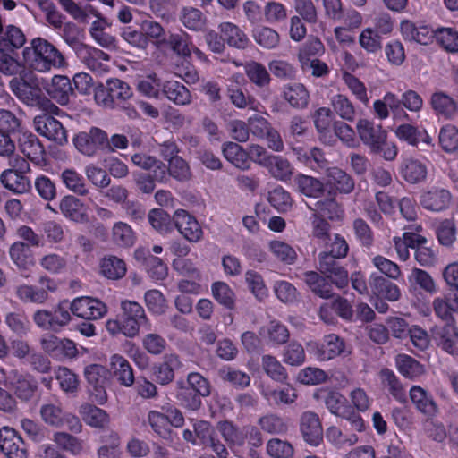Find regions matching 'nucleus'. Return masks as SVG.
Returning a JSON list of instances; mask_svg holds the SVG:
<instances>
[{
    "instance_id": "nucleus-1",
    "label": "nucleus",
    "mask_w": 458,
    "mask_h": 458,
    "mask_svg": "<svg viewBox=\"0 0 458 458\" xmlns=\"http://www.w3.org/2000/svg\"><path fill=\"white\" fill-rule=\"evenodd\" d=\"M23 57L29 68L38 72H47L67 64L64 55L52 43L40 37L33 38L30 47L24 48Z\"/></svg>"
},
{
    "instance_id": "nucleus-7",
    "label": "nucleus",
    "mask_w": 458,
    "mask_h": 458,
    "mask_svg": "<svg viewBox=\"0 0 458 458\" xmlns=\"http://www.w3.org/2000/svg\"><path fill=\"white\" fill-rule=\"evenodd\" d=\"M74 145L81 154L93 157L99 150H106L107 133L98 127H92L87 132L79 133L74 139Z\"/></svg>"
},
{
    "instance_id": "nucleus-40",
    "label": "nucleus",
    "mask_w": 458,
    "mask_h": 458,
    "mask_svg": "<svg viewBox=\"0 0 458 458\" xmlns=\"http://www.w3.org/2000/svg\"><path fill=\"white\" fill-rule=\"evenodd\" d=\"M219 30L225 41L233 47L244 49L248 47L250 39L246 33L232 22H223Z\"/></svg>"
},
{
    "instance_id": "nucleus-26",
    "label": "nucleus",
    "mask_w": 458,
    "mask_h": 458,
    "mask_svg": "<svg viewBox=\"0 0 458 458\" xmlns=\"http://www.w3.org/2000/svg\"><path fill=\"white\" fill-rule=\"evenodd\" d=\"M372 292L389 301H396L401 297V290L397 284L377 274H372L369 277Z\"/></svg>"
},
{
    "instance_id": "nucleus-54",
    "label": "nucleus",
    "mask_w": 458,
    "mask_h": 458,
    "mask_svg": "<svg viewBox=\"0 0 458 458\" xmlns=\"http://www.w3.org/2000/svg\"><path fill=\"white\" fill-rule=\"evenodd\" d=\"M53 440L60 448L74 456L81 455L84 451V441L69 433L56 432Z\"/></svg>"
},
{
    "instance_id": "nucleus-21",
    "label": "nucleus",
    "mask_w": 458,
    "mask_h": 458,
    "mask_svg": "<svg viewBox=\"0 0 458 458\" xmlns=\"http://www.w3.org/2000/svg\"><path fill=\"white\" fill-rule=\"evenodd\" d=\"M429 105L437 116L454 119L458 113V103L447 93L436 91L431 94Z\"/></svg>"
},
{
    "instance_id": "nucleus-39",
    "label": "nucleus",
    "mask_w": 458,
    "mask_h": 458,
    "mask_svg": "<svg viewBox=\"0 0 458 458\" xmlns=\"http://www.w3.org/2000/svg\"><path fill=\"white\" fill-rule=\"evenodd\" d=\"M14 293L18 300L23 303L44 304L49 299V294L45 290L39 287L29 284H21L14 287Z\"/></svg>"
},
{
    "instance_id": "nucleus-3",
    "label": "nucleus",
    "mask_w": 458,
    "mask_h": 458,
    "mask_svg": "<svg viewBox=\"0 0 458 458\" xmlns=\"http://www.w3.org/2000/svg\"><path fill=\"white\" fill-rule=\"evenodd\" d=\"M217 429L233 452H238L247 444L250 458H260L258 448L263 445V438L256 427L238 428L231 421L225 420L218 422Z\"/></svg>"
},
{
    "instance_id": "nucleus-13",
    "label": "nucleus",
    "mask_w": 458,
    "mask_h": 458,
    "mask_svg": "<svg viewBox=\"0 0 458 458\" xmlns=\"http://www.w3.org/2000/svg\"><path fill=\"white\" fill-rule=\"evenodd\" d=\"M344 348V341L336 335L330 334L324 338L323 344L310 342L308 350L318 360H329L340 355Z\"/></svg>"
},
{
    "instance_id": "nucleus-55",
    "label": "nucleus",
    "mask_w": 458,
    "mask_h": 458,
    "mask_svg": "<svg viewBox=\"0 0 458 458\" xmlns=\"http://www.w3.org/2000/svg\"><path fill=\"white\" fill-rule=\"evenodd\" d=\"M223 155L226 160L238 168L249 167L247 152L235 142H226L223 145Z\"/></svg>"
},
{
    "instance_id": "nucleus-5",
    "label": "nucleus",
    "mask_w": 458,
    "mask_h": 458,
    "mask_svg": "<svg viewBox=\"0 0 458 458\" xmlns=\"http://www.w3.org/2000/svg\"><path fill=\"white\" fill-rule=\"evenodd\" d=\"M12 93L24 105L36 106L43 94L39 78L34 73L23 71L9 81Z\"/></svg>"
},
{
    "instance_id": "nucleus-4",
    "label": "nucleus",
    "mask_w": 458,
    "mask_h": 458,
    "mask_svg": "<svg viewBox=\"0 0 458 458\" xmlns=\"http://www.w3.org/2000/svg\"><path fill=\"white\" fill-rule=\"evenodd\" d=\"M32 319L40 329L59 333L72 319L69 301H60L52 310L39 309L33 313Z\"/></svg>"
},
{
    "instance_id": "nucleus-6",
    "label": "nucleus",
    "mask_w": 458,
    "mask_h": 458,
    "mask_svg": "<svg viewBox=\"0 0 458 458\" xmlns=\"http://www.w3.org/2000/svg\"><path fill=\"white\" fill-rule=\"evenodd\" d=\"M6 383L16 397L22 401L31 400L38 388V381L32 375L17 369L8 373Z\"/></svg>"
},
{
    "instance_id": "nucleus-27",
    "label": "nucleus",
    "mask_w": 458,
    "mask_h": 458,
    "mask_svg": "<svg viewBox=\"0 0 458 458\" xmlns=\"http://www.w3.org/2000/svg\"><path fill=\"white\" fill-rule=\"evenodd\" d=\"M395 136L409 145L416 147L420 141L431 146L432 138L426 130H420L419 127L411 123H402L394 131Z\"/></svg>"
},
{
    "instance_id": "nucleus-32",
    "label": "nucleus",
    "mask_w": 458,
    "mask_h": 458,
    "mask_svg": "<svg viewBox=\"0 0 458 458\" xmlns=\"http://www.w3.org/2000/svg\"><path fill=\"white\" fill-rule=\"evenodd\" d=\"M305 284L310 291L322 299H330L334 296L332 284L322 275L316 271L303 273Z\"/></svg>"
},
{
    "instance_id": "nucleus-22",
    "label": "nucleus",
    "mask_w": 458,
    "mask_h": 458,
    "mask_svg": "<svg viewBox=\"0 0 458 458\" xmlns=\"http://www.w3.org/2000/svg\"><path fill=\"white\" fill-rule=\"evenodd\" d=\"M299 162L318 173H326L329 169V163L324 152L318 148L304 149L301 148H293Z\"/></svg>"
},
{
    "instance_id": "nucleus-23",
    "label": "nucleus",
    "mask_w": 458,
    "mask_h": 458,
    "mask_svg": "<svg viewBox=\"0 0 458 458\" xmlns=\"http://www.w3.org/2000/svg\"><path fill=\"white\" fill-rule=\"evenodd\" d=\"M382 388L401 403L407 401L406 390L399 377L389 369H382L378 374Z\"/></svg>"
},
{
    "instance_id": "nucleus-62",
    "label": "nucleus",
    "mask_w": 458,
    "mask_h": 458,
    "mask_svg": "<svg viewBox=\"0 0 458 458\" xmlns=\"http://www.w3.org/2000/svg\"><path fill=\"white\" fill-rule=\"evenodd\" d=\"M148 217L151 226L160 233H168L173 231L174 220L163 209L154 208L150 210Z\"/></svg>"
},
{
    "instance_id": "nucleus-34",
    "label": "nucleus",
    "mask_w": 458,
    "mask_h": 458,
    "mask_svg": "<svg viewBox=\"0 0 458 458\" xmlns=\"http://www.w3.org/2000/svg\"><path fill=\"white\" fill-rule=\"evenodd\" d=\"M182 367L179 356L175 353L165 354L163 361L155 371L156 378L161 385H167L174 378V371Z\"/></svg>"
},
{
    "instance_id": "nucleus-31",
    "label": "nucleus",
    "mask_w": 458,
    "mask_h": 458,
    "mask_svg": "<svg viewBox=\"0 0 458 458\" xmlns=\"http://www.w3.org/2000/svg\"><path fill=\"white\" fill-rule=\"evenodd\" d=\"M411 403L416 409L427 416H434L437 412V405L431 394L419 386H413L409 392Z\"/></svg>"
},
{
    "instance_id": "nucleus-36",
    "label": "nucleus",
    "mask_w": 458,
    "mask_h": 458,
    "mask_svg": "<svg viewBox=\"0 0 458 458\" xmlns=\"http://www.w3.org/2000/svg\"><path fill=\"white\" fill-rule=\"evenodd\" d=\"M163 94L177 106H186L191 103V91L181 82L165 81L162 84Z\"/></svg>"
},
{
    "instance_id": "nucleus-56",
    "label": "nucleus",
    "mask_w": 458,
    "mask_h": 458,
    "mask_svg": "<svg viewBox=\"0 0 458 458\" xmlns=\"http://www.w3.org/2000/svg\"><path fill=\"white\" fill-rule=\"evenodd\" d=\"M164 43L177 55L186 57L191 54L192 44L191 37L185 32L170 33Z\"/></svg>"
},
{
    "instance_id": "nucleus-41",
    "label": "nucleus",
    "mask_w": 458,
    "mask_h": 458,
    "mask_svg": "<svg viewBox=\"0 0 458 458\" xmlns=\"http://www.w3.org/2000/svg\"><path fill=\"white\" fill-rule=\"evenodd\" d=\"M309 208L313 211L312 215H318L320 217L333 221L341 219L344 214L342 206L335 197L319 199L314 204V208L309 207Z\"/></svg>"
},
{
    "instance_id": "nucleus-19",
    "label": "nucleus",
    "mask_w": 458,
    "mask_h": 458,
    "mask_svg": "<svg viewBox=\"0 0 458 458\" xmlns=\"http://www.w3.org/2000/svg\"><path fill=\"white\" fill-rule=\"evenodd\" d=\"M432 336L438 347L451 355L458 356V328L455 324L435 327Z\"/></svg>"
},
{
    "instance_id": "nucleus-48",
    "label": "nucleus",
    "mask_w": 458,
    "mask_h": 458,
    "mask_svg": "<svg viewBox=\"0 0 458 458\" xmlns=\"http://www.w3.org/2000/svg\"><path fill=\"white\" fill-rule=\"evenodd\" d=\"M179 20L185 28L193 31L202 30L207 22L204 13L198 8L183 7L179 14Z\"/></svg>"
},
{
    "instance_id": "nucleus-20",
    "label": "nucleus",
    "mask_w": 458,
    "mask_h": 458,
    "mask_svg": "<svg viewBox=\"0 0 458 458\" xmlns=\"http://www.w3.org/2000/svg\"><path fill=\"white\" fill-rule=\"evenodd\" d=\"M26 42L23 31L17 26H4V20L0 15V52H13Z\"/></svg>"
},
{
    "instance_id": "nucleus-12",
    "label": "nucleus",
    "mask_w": 458,
    "mask_h": 458,
    "mask_svg": "<svg viewBox=\"0 0 458 458\" xmlns=\"http://www.w3.org/2000/svg\"><path fill=\"white\" fill-rule=\"evenodd\" d=\"M107 84L113 109H124L131 118L137 117L138 114L135 108L126 106L127 101L131 98L133 94L129 84L116 78L107 80Z\"/></svg>"
},
{
    "instance_id": "nucleus-25",
    "label": "nucleus",
    "mask_w": 458,
    "mask_h": 458,
    "mask_svg": "<svg viewBox=\"0 0 458 458\" xmlns=\"http://www.w3.org/2000/svg\"><path fill=\"white\" fill-rule=\"evenodd\" d=\"M9 257L20 271H27L35 265L34 256L24 242H14L9 248Z\"/></svg>"
},
{
    "instance_id": "nucleus-60",
    "label": "nucleus",
    "mask_w": 458,
    "mask_h": 458,
    "mask_svg": "<svg viewBox=\"0 0 458 458\" xmlns=\"http://www.w3.org/2000/svg\"><path fill=\"white\" fill-rule=\"evenodd\" d=\"M178 391L176 394V397L180 403L191 411H197L200 408L202 402L201 394H199L196 391L191 389L187 386H184L183 382H177Z\"/></svg>"
},
{
    "instance_id": "nucleus-64",
    "label": "nucleus",
    "mask_w": 458,
    "mask_h": 458,
    "mask_svg": "<svg viewBox=\"0 0 458 458\" xmlns=\"http://www.w3.org/2000/svg\"><path fill=\"white\" fill-rule=\"evenodd\" d=\"M436 39L446 52H458V31L454 29L438 28L436 30Z\"/></svg>"
},
{
    "instance_id": "nucleus-63",
    "label": "nucleus",
    "mask_w": 458,
    "mask_h": 458,
    "mask_svg": "<svg viewBox=\"0 0 458 458\" xmlns=\"http://www.w3.org/2000/svg\"><path fill=\"white\" fill-rule=\"evenodd\" d=\"M269 250L281 262L286 265H293L296 262L298 255L295 250L288 243L281 241L269 242Z\"/></svg>"
},
{
    "instance_id": "nucleus-29",
    "label": "nucleus",
    "mask_w": 458,
    "mask_h": 458,
    "mask_svg": "<svg viewBox=\"0 0 458 458\" xmlns=\"http://www.w3.org/2000/svg\"><path fill=\"white\" fill-rule=\"evenodd\" d=\"M131 159L136 166L144 170H152L154 178L157 182L166 180V165L157 157L146 153H136L131 156Z\"/></svg>"
},
{
    "instance_id": "nucleus-28",
    "label": "nucleus",
    "mask_w": 458,
    "mask_h": 458,
    "mask_svg": "<svg viewBox=\"0 0 458 458\" xmlns=\"http://www.w3.org/2000/svg\"><path fill=\"white\" fill-rule=\"evenodd\" d=\"M59 208L61 213L70 220L77 223H83L88 220L84 204L73 195H66L62 198Z\"/></svg>"
},
{
    "instance_id": "nucleus-33",
    "label": "nucleus",
    "mask_w": 458,
    "mask_h": 458,
    "mask_svg": "<svg viewBox=\"0 0 458 458\" xmlns=\"http://www.w3.org/2000/svg\"><path fill=\"white\" fill-rule=\"evenodd\" d=\"M260 336L268 345L280 346L289 340L288 328L279 321L272 320L259 331Z\"/></svg>"
},
{
    "instance_id": "nucleus-15",
    "label": "nucleus",
    "mask_w": 458,
    "mask_h": 458,
    "mask_svg": "<svg viewBox=\"0 0 458 458\" xmlns=\"http://www.w3.org/2000/svg\"><path fill=\"white\" fill-rule=\"evenodd\" d=\"M452 201L451 192L444 188L432 187L421 193V207L431 212H442L447 209Z\"/></svg>"
},
{
    "instance_id": "nucleus-16",
    "label": "nucleus",
    "mask_w": 458,
    "mask_h": 458,
    "mask_svg": "<svg viewBox=\"0 0 458 458\" xmlns=\"http://www.w3.org/2000/svg\"><path fill=\"white\" fill-rule=\"evenodd\" d=\"M356 129L360 140L370 151L387 139V132L380 124H375L367 119H360L356 124Z\"/></svg>"
},
{
    "instance_id": "nucleus-17",
    "label": "nucleus",
    "mask_w": 458,
    "mask_h": 458,
    "mask_svg": "<svg viewBox=\"0 0 458 458\" xmlns=\"http://www.w3.org/2000/svg\"><path fill=\"white\" fill-rule=\"evenodd\" d=\"M300 430L305 442L318 446L323 439V428L318 414L305 411L300 419Z\"/></svg>"
},
{
    "instance_id": "nucleus-59",
    "label": "nucleus",
    "mask_w": 458,
    "mask_h": 458,
    "mask_svg": "<svg viewBox=\"0 0 458 458\" xmlns=\"http://www.w3.org/2000/svg\"><path fill=\"white\" fill-rule=\"evenodd\" d=\"M311 225V235L318 243L327 246L331 241V225L323 217L318 215H311L310 217Z\"/></svg>"
},
{
    "instance_id": "nucleus-57",
    "label": "nucleus",
    "mask_w": 458,
    "mask_h": 458,
    "mask_svg": "<svg viewBox=\"0 0 458 458\" xmlns=\"http://www.w3.org/2000/svg\"><path fill=\"white\" fill-rule=\"evenodd\" d=\"M266 167L271 175L280 181H287L293 175V166L291 163L279 156H273L269 158Z\"/></svg>"
},
{
    "instance_id": "nucleus-61",
    "label": "nucleus",
    "mask_w": 458,
    "mask_h": 458,
    "mask_svg": "<svg viewBox=\"0 0 458 458\" xmlns=\"http://www.w3.org/2000/svg\"><path fill=\"white\" fill-rule=\"evenodd\" d=\"M438 142L446 153L458 151V129L452 124L443 126L439 131Z\"/></svg>"
},
{
    "instance_id": "nucleus-42",
    "label": "nucleus",
    "mask_w": 458,
    "mask_h": 458,
    "mask_svg": "<svg viewBox=\"0 0 458 458\" xmlns=\"http://www.w3.org/2000/svg\"><path fill=\"white\" fill-rule=\"evenodd\" d=\"M424 241V236L414 232H405L402 236H395L393 239L394 246L401 261H407L410 258L409 249L414 250L415 243L418 245Z\"/></svg>"
},
{
    "instance_id": "nucleus-44",
    "label": "nucleus",
    "mask_w": 458,
    "mask_h": 458,
    "mask_svg": "<svg viewBox=\"0 0 458 458\" xmlns=\"http://www.w3.org/2000/svg\"><path fill=\"white\" fill-rule=\"evenodd\" d=\"M20 150L33 162H38L45 149L39 140L33 133H23L19 139Z\"/></svg>"
},
{
    "instance_id": "nucleus-53",
    "label": "nucleus",
    "mask_w": 458,
    "mask_h": 458,
    "mask_svg": "<svg viewBox=\"0 0 458 458\" xmlns=\"http://www.w3.org/2000/svg\"><path fill=\"white\" fill-rule=\"evenodd\" d=\"M261 366L264 372L274 381L284 383L288 378L285 368L273 355L266 354L261 358Z\"/></svg>"
},
{
    "instance_id": "nucleus-45",
    "label": "nucleus",
    "mask_w": 458,
    "mask_h": 458,
    "mask_svg": "<svg viewBox=\"0 0 458 458\" xmlns=\"http://www.w3.org/2000/svg\"><path fill=\"white\" fill-rule=\"evenodd\" d=\"M262 395L268 402L277 406L290 405L293 403L298 397L295 388L291 385H286L284 387L276 389L267 387L262 391Z\"/></svg>"
},
{
    "instance_id": "nucleus-8",
    "label": "nucleus",
    "mask_w": 458,
    "mask_h": 458,
    "mask_svg": "<svg viewBox=\"0 0 458 458\" xmlns=\"http://www.w3.org/2000/svg\"><path fill=\"white\" fill-rule=\"evenodd\" d=\"M69 304L72 315L86 320L99 319L107 311L104 302L88 296L75 298Z\"/></svg>"
},
{
    "instance_id": "nucleus-2",
    "label": "nucleus",
    "mask_w": 458,
    "mask_h": 458,
    "mask_svg": "<svg viewBox=\"0 0 458 458\" xmlns=\"http://www.w3.org/2000/svg\"><path fill=\"white\" fill-rule=\"evenodd\" d=\"M123 315L121 319H110L106 322V330L112 335L123 334L133 338L140 329L149 331L152 325L143 307L136 301L125 300L121 302Z\"/></svg>"
},
{
    "instance_id": "nucleus-50",
    "label": "nucleus",
    "mask_w": 458,
    "mask_h": 458,
    "mask_svg": "<svg viewBox=\"0 0 458 458\" xmlns=\"http://www.w3.org/2000/svg\"><path fill=\"white\" fill-rule=\"evenodd\" d=\"M79 412L84 422L90 427L103 428L109 421L108 414L104 410L92 404L81 405Z\"/></svg>"
},
{
    "instance_id": "nucleus-43",
    "label": "nucleus",
    "mask_w": 458,
    "mask_h": 458,
    "mask_svg": "<svg viewBox=\"0 0 458 458\" xmlns=\"http://www.w3.org/2000/svg\"><path fill=\"white\" fill-rule=\"evenodd\" d=\"M72 87L70 79L63 75H55L48 94L58 104L64 106L69 103L70 95L72 94Z\"/></svg>"
},
{
    "instance_id": "nucleus-35",
    "label": "nucleus",
    "mask_w": 458,
    "mask_h": 458,
    "mask_svg": "<svg viewBox=\"0 0 458 458\" xmlns=\"http://www.w3.org/2000/svg\"><path fill=\"white\" fill-rule=\"evenodd\" d=\"M0 182L10 191L21 194L28 192L31 188L30 179L26 174H20L13 170H4L0 174Z\"/></svg>"
},
{
    "instance_id": "nucleus-18",
    "label": "nucleus",
    "mask_w": 458,
    "mask_h": 458,
    "mask_svg": "<svg viewBox=\"0 0 458 458\" xmlns=\"http://www.w3.org/2000/svg\"><path fill=\"white\" fill-rule=\"evenodd\" d=\"M432 308L437 318L447 324H455L454 314H458V290L450 292L444 297H437Z\"/></svg>"
},
{
    "instance_id": "nucleus-52",
    "label": "nucleus",
    "mask_w": 458,
    "mask_h": 458,
    "mask_svg": "<svg viewBox=\"0 0 458 458\" xmlns=\"http://www.w3.org/2000/svg\"><path fill=\"white\" fill-rule=\"evenodd\" d=\"M252 38L254 41L265 49H274L280 43V35L278 32L267 26H257L252 30Z\"/></svg>"
},
{
    "instance_id": "nucleus-10",
    "label": "nucleus",
    "mask_w": 458,
    "mask_h": 458,
    "mask_svg": "<svg viewBox=\"0 0 458 458\" xmlns=\"http://www.w3.org/2000/svg\"><path fill=\"white\" fill-rule=\"evenodd\" d=\"M0 451L6 458H27L28 451L21 437L12 428H0Z\"/></svg>"
},
{
    "instance_id": "nucleus-30",
    "label": "nucleus",
    "mask_w": 458,
    "mask_h": 458,
    "mask_svg": "<svg viewBox=\"0 0 458 458\" xmlns=\"http://www.w3.org/2000/svg\"><path fill=\"white\" fill-rule=\"evenodd\" d=\"M293 182L297 190L309 198L318 199L326 191L325 182L310 175L299 174L294 177Z\"/></svg>"
},
{
    "instance_id": "nucleus-14",
    "label": "nucleus",
    "mask_w": 458,
    "mask_h": 458,
    "mask_svg": "<svg viewBox=\"0 0 458 458\" xmlns=\"http://www.w3.org/2000/svg\"><path fill=\"white\" fill-rule=\"evenodd\" d=\"M326 174V187L329 188L328 193L330 195L350 194L355 187L354 179L345 171L339 167L333 166L327 169Z\"/></svg>"
},
{
    "instance_id": "nucleus-47",
    "label": "nucleus",
    "mask_w": 458,
    "mask_h": 458,
    "mask_svg": "<svg viewBox=\"0 0 458 458\" xmlns=\"http://www.w3.org/2000/svg\"><path fill=\"white\" fill-rule=\"evenodd\" d=\"M244 71L249 81L259 89H267L271 82V76L265 65L251 61L244 65Z\"/></svg>"
},
{
    "instance_id": "nucleus-49",
    "label": "nucleus",
    "mask_w": 458,
    "mask_h": 458,
    "mask_svg": "<svg viewBox=\"0 0 458 458\" xmlns=\"http://www.w3.org/2000/svg\"><path fill=\"white\" fill-rule=\"evenodd\" d=\"M395 365L398 371L410 379L419 377L425 372L423 365L407 354H398L395 357Z\"/></svg>"
},
{
    "instance_id": "nucleus-58",
    "label": "nucleus",
    "mask_w": 458,
    "mask_h": 458,
    "mask_svg": "<svg viewBox=\"0 0 458 458\" xmlns=\"http://www.w3.org/2000/svg\"><path fill=\"white\" fill-rule=\"evenodd\" d=\"M101 272L108 279L117 280L124 276L126 273L125 262L115 257H105L101 261Z\"/></svg>"
},
{
    "instance_id": "nucleus-24",
    "label": "nucleus",
    "mask_w": 458,
    "mask_h": 458,
    "mask_svg": "<svg viewBox=\"0 0 458 458\" xmlns=\"http://www.w3.org/2000/svg\"><path fill=\"white\" fill-rule=\"evenodd\" d=\"M110 371L117 382L123 386H131L135 382L132 367L129 361L120 354L111 356Z\"/></svg>"
},
{
    "instance_id": "nucleus-9",
    "label": "nucleus",
    "mask_w": 458,
    "mask_h": 458,
    "mask_svg": "<svg viewBox=\"0 0 458 458\" xmlns=\"http://www.w3.org/2000/svg\"><path fill=\"white\" fill-rule=\"evenodd\" d=\"M33 125L35 131L49 140L59 145L67 142V132L63 124L48 114H39L34 117Z\"/></svg>"
},
{
    "instance_id": "nucleus-51",
    "label": "nucleus",
    "mask_w": 458,
    "mask_h": 458,
    "mask_svg": "<svg viewBox=\"0 0 458 458\" xmlns=\"http://www.w3.org/2000/svg\"><path fill=\"white\" fill-rule=\"evenodd\" d=\"M136 233L127 223L119 221L114 224L112 228V241L122 248H130L136 242Z\"/></svg>"
},
{
    "instance_id": "nucleus-46",
    "label": "nucleus",
    "mask_w": 458,
    "mask_h": 458,
    "mask_svg": "<svg viewBox=\"0 0 458 458\" xmlns=\"http://www.w3.org/2000/svg\"><path fill=\"white\" fill-rule=\"evenodd\" d=\"M61 182L72 192L86 196L89 193L84 177L74 168H65L60 174Z\"/></svg>"
},
{
    "instance_id": "nucleus-37",
    "label": "nucleus",
    "mask_w": 458,
    "mask_h": 458,
    "mask_svg": "<svg viewBox=\"0 0 458 458\" xmlns=\"http://www.w3.org/2000/svg\"><path fill=\"white\" fill-rule=\"evenodd\" d=\"M282 95L284 99L294 108H304L308 106L310 94L301 83H289L284 86Z\"/></svg>"
},
{
    "instance_id": "nucleus-11",
    "label": "nucleus",
    "mask_w": 458,
    "mask_h": 458,
    "mask_svg": "<svg viewBox=\"0 0 458 458\" xmlns=\"http://www.w3.org/2000/svg\"><path fill=\"white\" fill-rule=\"evenodd\" d=\"M178 232L190 242H199L203 238V230L198 220L184 209H178L173 216Z\"/></svg>"
},
{
    "instance_id": "nucleus-38",
    "label": "nucleus",
    "mask_w": 458,
    "mask_h": 458,
    "mask_svg": "<svg viewBox=\"0 0 458 458\" xmlns=\"http://www.w3.org/2000/svg\"><path fill=\"white\" fill-rule=\"evenodd\" d=\"M400 173L407 182L415 184L426 180L428 169L420 160L408 158L402 163Z\"/></svg>"
}]
</instances>
